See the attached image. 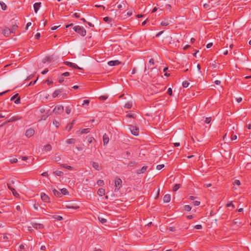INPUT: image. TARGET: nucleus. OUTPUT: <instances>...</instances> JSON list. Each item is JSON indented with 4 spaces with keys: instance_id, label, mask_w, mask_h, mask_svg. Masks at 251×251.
I'll list each match as a JSON object with an SVG mask.
<instances>
[{
    "instance_id": "obj_1",
    "label": "nucleus",
    "mask_w": 251,
    "mask_h": 251,
    "mask_svg": "<svg viewBox=\"0 0 251 251\" xmlns=\"http://www.w3.org/2000/svg\"><path fill=\"white\" fill-rule=\"evenodd\" d=\"M74 30L80 36L84 37L86 35V31L83 27L76 25L74 27Z\"/></svg>"
},
{
    "instance_id": "obj_2",
    "label": "nucleus",
    "mask_w": 251,
    "mask_h": 251,
    "mask_svg": "<svg viewBox=\"0 0 251 251\" xmlns=\"http://www.w3.org/2000/svg\"><path fill=\"white\" fill-rule=\"evenodd\" d=\"M122 180L121 178L116 177L115 180V191L118 192L120 188L121 187V186L122 185Z\"/></svg>"
},
{
    "instance_id": "obj_3",
    "label": "nucleus",
    "mask_w": 251,
    "mask_h": 251,
    "mask_svg": "<svg viewBox=\"0 0 251 251\" xmlns=\"http://www.w3.org/2000/svg\"><path fill=\"white\" fill-rule=\"evenodd\" d=\"M64 111V107L61 105H56L53 110V112L56 114H60Z\"/></svg>"
},
{
    "instance_id": "obj_4",
    "label": "nucleus",
    "mask_w": 251,
    "mask_h": 251,
    "mask_svg": "<svg viewBox=\"0 0 251 251\" xmlns=\"http://www.w3.org/2000/svg\"><path fill=\"white\" fill-rule=\"evenodd\" d=\"M129 129L132 133V134L137 136L139 135V129L136 126H129Z\"/></svg>"
},
{
    "instance_id": "obj_5",
    "label": "nucleus",
    "mask_w": 251,
    "mask_h": 251,
    "mask_svg": "<svg viewBox=\"0 0 251 251\" xmlns=\"http://www.w3.org/2000/svg\"><path fill=\"white\" fill-rule=\"evenodd\" d=\"M21 119H22V117H21V116H20L19 115L14 116L11 117L9 120H8L6 122H5L1 126L6 124L8 123L13 122H15L16 121L20 120Z\"/></svg>"
},
{
    "instance_id": "obj_6",
    "label": "nucleus",
    "mask_w": 251,
    "mask_h": 251,
    "mask_svg": "<svg viewBox=\"0 0 251 251\" xmlns=\"http://www.w3.org/2000/svg\"><path fill=\"white\" fill-rule=\"evenodd\" d=\"M41 198L42 200L45 202H50V199L49 197L44 193H41Z\"/></svg>"
},
{
    "instance_id": "obj_7",
    "label": "nucleus",
    "mask_w": 251,
    "mask_h": 251,
    "mask_svg": "<svg viewBox=\"0 0 251 251\" xmlns=\"http://www.w3.org/2000/svg\"><path fill=\"white\" fill-rule=\"evenodd\" d=\"M34 133V130L33 128H30L26 131L25 135L27 137L29 138L33 136Z\"/></svg>"
},
{
    "instance_id": "obj_8",
    "label": "nucleus",
    "mask_w": 251,
    "mask_h": 251,
    "mask_svg": "<svg viewBox=\"0 0 251 251\" xmlns=\"http://www.w3.org/2000/svg\"><path fill=\"white\" fill-rule=\"evenodd\" d=\"M65 64L67 66H68L69 67H70L71 68H73L74 69H81V68L79 67L76 64H75V63H72V62H69V61L65 62Z\"/></svg>"
},
{
    "instance_id": "obj_9",
    "label": "nucleus",
    "mask_w": 251,
    "mask_h": 251,
    "mask_svg": "<svg viewBox=\"0 0 251 251\" xmlns=\"http://www.w3.org/2000/svg\"><path fill=\"white\" fill-rule=\"evenodd\" d=\"M2 34L5 37H8L11 34V32L10 30V28L7 27H5L2 31Z\"/></svg>"
},
{
    "instance_id": "obj_10",
    "label": "nucleus",
    "mask_w": 251,
    "mask_h": 251,
    "mask_svg": "<svg viewBox=\"0 0 251 251\" xmlns=\"http://www.w3.org/2000/svg\"><path fill=\"white\" fill-rule=\"evenodd\" d=\"M91 165L96 170L99 171L101 169V167L97 162L92 161L91 162Z\"/></svg>"
},
{
    "instance_id": "obj_11",
    "label": "nucleus",
    "mask_w": 251,
    "mask_h": 251,
    "mask_svg": "<svg viewBox=\"0 0 251 251\" xmlns=\"http://www.w3.org/2000/svg\"><path fill=\"white\" fill-rule=\"evenodd\" d=\"M32 227L35 229H42L44 227V225L41 224L32 223H31Z\"/></svg>"
},
{
    "instance_id": "obj_12",
    "label": "nucleus",
    "mask_w": 251,
    "mask_h": 251,
    "mask_svg": "<svg viewBox=\"0 0 251 251\" xmlns=\"http://www.w3.org/2000/svg\"><path fill=\"white\" fill-rule=\"evenodd\" d=\"M121 64V62H120V61H119L118 60H114V61H110L108 62V64L111 66H114L118 65Z\"/></svg>"
},
{
    "instance_id": "obj_13",
    "label": "nucleus",
    "mask_w": 251,
    "mask_h": 251,
    "mask_svg": "<svg viewBox=\"0 0 251 251\" xmlns=\"http://www.w3.org/2000/svg\"><path fill=\"white\" fill-rule=\"evenodd\" d=\"M102 138H103V145L105 146L107 144V143L109 142V136L106 133H105L103 135Z\"/></svg>"
},
{
    "instance_id": "obj_14",
    "label": "nucleus",
    "mask_w": 251,
    "mask_h": 251,
    "mask_svg": "<svg viewBox=\"0 0 251 251\" xmlns=\"http://www.w3.org/2000/svg\"><path fill=\"white\" fill-rule=\"evenodd\" d=\"M63 89H59L57 90H56L52 94V97L53 98H56L61 92H62Z\"/></svg>"
},
{
    "instance_id": "obj_15",
    "label": "nucleus",
    "mask_w": 251,
    "mask_h": 251,
    "mask_svg": "<svg viewBox=\"0 0 251 251\" xmlns=\"http://www.w3.org/2000/svg\"><path fill=\"white\" fill-rule=\"evenodd\" d=\"M171 201V196L169 194L165 195L163 197V201L164 202H169Z\"/></svg>"
},
{
    "instance_id": "obj_16",
    "label": "nucleus",
    "mask_w": 251,
    "mask_h": 251,
    "mask_svg": "<svg viewBox=\"0 0 251 251\" xmlns=\"http://www.w3.org/2000/svg\"><path fill=\"white\" fill-rule=\"evenodd\" d=\"M40 6H41L40 2H36L34 4V5H33L34 9L36 13H37V11H38L40 7Z\"/></svg>"
},
{
    "instance_id": "obj_17",
    "label": "nucleus",
    "mask_w": 251,
    "mask_h": 251,
    "mask_svg": "<svg viewBox=\"0 0 251 251\" xmlns=\"http://www.w3.org/2000/svg\"><path fill=\"white\" fill-rule=\"evenodd\" d=\"M52 192H53V194L57 197H59V198H60L62 196L61 195V192H59L58 191H57L56 189H53L52 190Z\"/></svg>"
},
{
    "instance_id": "obj_18",
    "label": "nucleus",
    "mask_w": 251,
    "mask_h": 251,
    "mask_svg": "<svg viewBox=\"0 0 251 251\" xmlns=\"http://www.w3.org/2000/svg\"><path fill=\"white\" fill-rule=\"evenodd\" d=\"M147 168H148L147 166H143V167H142V168H141V170H137V173L138 174H140L141 173H142V174L145 173L146 172Z\"/></svg>"
},
{
    "instance_id": "obj_19",
    "label": "nucleus",
    "mask_w": 251,
    "mask_h": 251,
    "mask_svg": "<svg viewBox=\"0 0 251 251\" xmlns=\"http://www.w3.org/2000/svg\"><path fill=\"white\" fill-rule=\"evenodd\" d=\"M98 194L100 196H102L105 195V190L103 188H99L97 192Z\"/></svg>"
},
{
    "instance_id": "obj_20",
    "label": "nucleus",
    "mask_w": 251,
    "mask_h": 251,
    "mask_svg": "<svg viewBox=\"0 0 251 251\" xmlns=\"http://www.w3.org/2000/svg\"><path fill=\"white\" fill-rule=\"evenodd\" d=\"M52 149L51 145L49 144H47L44 147V150L46 151H50Z\"/></svg>"
},
{
    "instance_id": "obj_21",
    "label": "nucleus",
    "mask_w": 251,
    "mask_h": 251,
    "mask_svg": "<svg viewBox=\"0 0 251 251\" xmlns=\"http://www.w3.org/2000/svg\"><path fill=\"white\" fill-rule=\"evenodd\" d=\"M60 166L65 168V169H67L69 170H72L73 169V167H72L71 166L67 165L66 164H60Z\"/></svg>"
},
{
    "instance_id": "obj_22",
    "label": "nucleus",
    "mask_w": 251,
    "mask_h": 251,
    "mask_svg": "<svg viewBox=\"0 0 251 251\" xmlns=\"http://www.w3.org/2000/svg\"><path fill=\"white\" fill-rule=\"evenodd\" d=\"M50 115H51V113L48 114V112H47L46 114H44L41 116L40 121L46 120L47 118Z\"/></svg>"
},
{
    "instance_id": "obj_23",
    "label": "nucleus",
    "mask_w": 251,
    "mask_h": 251,
    "mask_svg": "<svg viewBox=\"0 0 251 251\" xmlns=\"http://www.w3.org/2000/svg\"><path fill=\"white\" fill-rule=\"evenodd\" d=\"M66 207L67 208L74 209H76L79 208V207L78 206H74V205H72L71 204H69L66 205Z\"/></svg>"
},
{
    "instance_id": "obj_24",
    "label": "nucleus",
    "mask_w": 251,
    "mask_h": 251,
    "mask_svg": "<svg viewBox=\"0 0 251 251\" xmlns=\"http://www.w3.org/2000/svg\"><path fill=\"white\" fill-rule=\"evenodd\" d=\"M60 192L61 193L62 196L63 195H66L69 194V192L68 190L66 188H63L60 190Z\"/></svg>"
},
{
    "instance_id": "obj_25",
    "label": "nucleus",
    "mask_w": 251,
    "mask_h": 251,
    "mask_svg": "<svg viewBox=\"0 0 251 251\" xmlns=\"http://www.w3.org/2000/svg\"><path fill=\"white\" fill-rule=\"evenodd\" d=\"M15 183V180L13 178H10L8 180L7 185H13Z\"/></svg>"
},
{
    "instance_id": "obj_26",
    "label": "nucleus",
    "mask_w": 251,
    "mask_h": 251,
    "mask_svg": "<svg viewBox=\"0 0 251 251\" xmlns=\"http://www.w3.org/2000/svg\"><path fill=\"white\" fill-rule=\"evenodd\" d=\"M132 103L131 102H127L124 106L125 108L126 109H130L132 107Z\"/></svg>"
},
{
    "instance_id": "obj_27",
    "label": "nucleus",
    "mask_w": 251,
    "mask_h": 251,
    "mask_svg": "<svg viewBox=\"0 0 251 251\" xmlns=\"http://www.w3.org/2000/svg\"><path fill=\"white\" fill-rule=\"evenodd\" d=\"M18 27L17 25H13L11 28L10 29V32L11 33H15V30Z\"/></svg>"
},
{
    "instance_id": "obj_28",
    "label": "nucleus",
    "mask_w": 251,
    "mask_h": 251,
    "mask_svg": "<svg viewBox=\"0 0 251 251\" xmlns=\"http://www.w3.org/2000/svg\"><path fill=\"white\" fill-rule=\"evenodd\" d=\"M75 139L74 138L69 139L67 140V141H66V143L69 144H74L75 143Z\"/></svg>"
},
{
    "instance_id": "obj_29",
    "label": "nucleus",
    "mask_w": 251,
    "mask_h": 251,
    "mask_svg": "<svg viewBox=\"0 0 251 251\" xmlns=\"http://www.w3.org/2000/svg\"><path fill=\"white\" fill-rule=\"evenodd\" d=\"M137 164V162L136 161H130L128 164V167H133Z\"/></svg>"
},
{
    "instance_id": "obj_30",
    "label": "nucleus",
    "mask_w": 251,
    "mask_h": 251,
    "mask_svg": "<svg viewBox=\"0 0 251 251\" xmlns=\"http://www.w3.org/2000/svg\"><path fill=\"white\" fill-rule=\"evenodd\" d=\"M191 208V207L189 205H185L183 207V210L186 211H190Z\"/></svg>"
},
{
    "instance_id": "obj_31",
    "label": "nucleus",
    "mask_w": 251,
    "mask_h": 251,
    "mask_svg": "<svg viewBox=\"0 0 251 251\" xmlns=\"http://www.w3.org/2000/svg\"><path fill=\"white\" fill-rule=\"evenodd\" d=\"M87 139L89 144H91L94 140H95L94 138L92 136H87Z\"/></svg>"
},
{
    "instance_id": "obj_32",
    "label": "nucleus",
    "mask_w": 251,
    "mask_h": 251,
    "mask_svg": "<svg viewBox=\"0 0 251 251\" xmlns=\"http://www.w3.org/2000/svg\"><path fill=\"white\" fill-rule=\"evenodd\" d=\"M53 174L58 176H61L63 175V173L60 171H55L53 172Z\"/></svg>"
},
{
    "instance_id": "obj_33",
    "label": "nucleus",
    "mask_w": 251,
    "mask_h": 251,
    "mask_svg": "<svg viewBox=\"0 0 251 251\" xmlns=\"http://www.w3.org/2000/svg\"><path fill=\"white\" fill-rule=\"evenodd\" d=\"M90 132V128H84L81 130V133L84 134V133H87Z\"/></svg>"
},
{
    "instance_id": "obj_34",
    "label": "nucleus",
    "mask_w": 251,
    "mask_h": 251,
    "mask_svg": "<svg viewBox=\"0 0 251 251\" xmlns=\"http://www.w3.org/2000/svg\"><path fill=\"white\" fill-rule=\"evenodd\" d=\"M0 4L1 5V9L2 10H5L7 9L6 5L3 2H0Z\"/></svg>"
},
{
    "instance_id": "obj_35",
    "label": "nucleus",
    "mask_w": 251,
    "mask_h": 251,
    "mask_svg": "<svg viewBox=\"0 0 251 251\" xmlns=\"http://www.w3.org/2000/svg\"><path fill=\"white\" fill-rule=\"evenodd\" d=\"M99 220L102 224H104L107 222L106 219L101 217H99Z\"/></svg>"
},
{
    "instance_id": "obj_36",
    "label": "nucleus",
    "mask_w": 251,
    "mask_h": 251,
    "mask_svg": "<svg viewBox=\"0 0 251 251\" xmlns=\"http://www.w3.org/2000/svg\"><path fill=\"white\" fill-rule=\"evenodd\" d=\"M179 187H180V184H176L173 188V191H174V192L176 191L179 188Z\"/></svg>"
},
{
    "instance_id": "obj_37",
    "label": "nucleus",
    "mask_w": 251,
    "mask_h": 251,
    "mask_svg": "<svg viewBox=\"0 0 251 251\" xmlns=\"http://www.w3.org/2000/svg\"><path fill=\"white\" fill-rule=\"evenodd\" d=\"M12 189L13 190L11 191L12 192L13 195L16 197L19 196V194L17 192L16 190L14 188H12Z\"/></svg>"
},
{
    "instance_id": "obj_38",
    "label": "nucleus",
    "mask_w": 251,
    "mask_h": 251,
    "mask_svg": "<svg viewBox=\"0 0 251 251\" xmlns=\"http://www.w3.org/2000/svg\"><path fill=\"white\" fill-rule=\"evenodd\" d=\"M103 20L107 23H109L111 22V19L108 17L103 18Z\"/></svg>"
},
{
    "instance_id": "obj_39",
    "label": "nucleus",
    "mask_w": 251,
    "mask_h": 251,
    "mask_svg": "<svg viewBox=\"0 0 251 251\" xmlns=\"http://www.w3.org/2000/svg\"><path fill=\"white\" fill-rule=\"evenodd\" d=\"M53 124L56 127H58L60 126L59 123L56 120H53Z\"/></svg>"
},
{
    "instance_id": "obj_40",
    "label": "nucleus",
    "mask_w": 251,
    "mask_h": 251,
    "mask_svg": "<svg viewBox=\"0 0 251 251\" xmlns=\"http://www.w3.org/2000/svg\"><path fill=\"white\" fill-rule=\"evenodd\" d=\"M53 218H54L55 219H56V220H58V221H61V220H62L63 219L62 217H61V216H59V215H54V216H53Z\"/></svg>"
},
{
    "instance_id": "obj_41",
    "label": "nucleus",
    "mask_w": 251,
    "mask_h": 251,
    "mask_svg": "<svg viewBox=\"0 0 251 251\" xmlns=\"http://www.w3.org/2000/svg\"><path fill=\"white\" fill-rule=\"evenodd\" d=\"M189 83L187 81H185L182 83V86L184 88H187L189 86Z\"/></svg>"
},
{
    "instance_id": "obj_42",
    "label": "nucleus",
    "mask_w": 251,
    "mask_h": 251,
    "mask_svg": "<svg viewBox=\"0 0 251 251\" xmlns=\"http://www.w3.org/2000/svg\"><path fill=\"white\" fill-rule=\"evenodd\" d=\"M212 118L211 117H207L206 118L204 121V123L205 124H209L210 123L211 121Z\"/></svg>"
},
{
    "instance_id": "obj_43",
    "label": "nucleus",
    "mask_w": 251,
    "mask_h": 251,
    "mask_svg": "<svg viewBox=\"0 0 251 251\" xmlns=\"http://www.w3.org/2000/svg\"><path fill=\"white\" fill-rule=\"evenodd\" d=\"M97 184L99 185V186H101V185H103V184H104V182L102 180H100V179H99L97 181Z\"/></svg>"
},
{
    "instance_id": "obj_44",
    "label": "nucleus",
    "mask_w": 251,
    "mask_h": 251,
    "mask_svg": "<svg viewBox=\"0 0 251 251\" xmlns=\"http://www.w3.org/2000/svg\"><path fill=\"white\" fill-rule=\"evenodd\" d=\"M226 206L227 207H229L230 206H231L232 209H234L235 208L234 205L232 204V201L230 202L229 203H228L226 204Z\"/></svg>"
},
{
    "instance_id": "obj_45",
    "label": "nucleus",
    "mask_w": 251,
    "mask_h": 251,
    "mask_svg": "<svg viewBox=\"0 0 251 251\" xmlns=\"http://www.w3.org/2000/svg\"><path fill=\"white\" fill-rule=\"evenodd\" d=\"M71 108L69 107H66L65 109V112L67 114H69L71 113Z\"/></svg>"
},
{
    "instance_id": "obj_46",
    "label": "nucleus",
    "mask_w": 251,
    "mask_h": 251,
    "mask_svg": "<svg viewBox=\"0 0 251 251\" xmlns=\"http://www.w3.org/2000/svg\"><path fill=\"white\" fill-rule=\"evenodd\" d=\"M233 185L239 186L241 184L240 181L239 180H235L233 182Z\"/></svg>"
},
{
    "instance_id": "obj_47",
    "label": "nucleus",
    "mask_w": 251,
    "mask_h": 251,
    "mask_svg": "<svg viewBox=\"0 0 251 251\" xmlns=\"http://www.w3.org/2000/svg\"><path fill=\"white\" fill-rule=\"evenodd\" d=\"M90 103V100H83V102L82 103V105H88Z\"/></svg>"
},
{
    "instance_id": "obj_48",
    "label": "nucleus",
    "mask_w": 251,
    "mask_h": 251,
    "mask_svg": "<svg viewBox=\"0 0 251 251\" xmlns=\"http://www.w3.org/2000/svg\"><path fill=\"white\" fill-rule=\"evenodd\" d=\"M61 160V157L59 156H55L54 158V160L55 162H58Z\"/></svg>"
},
{
    "instance_id": "obj_49",
    "label": "nucleus",
    "mask_w": 251,
    "mask_h": 251,
    "mask_svg": "<svg viewBox=\"0 0 251 251\" xmlns=\"http://www.w3.org/2000/svg\"><path fill=\"white\" fill-rule=\"evenodd\" d=\"M167 93L170 96H172V94H173V91H172V89L171 88H169L168 89V91H167Z\"/></svg>"
},
{
    "instance_id": "obj_50",
    "label": "nucleus",
    "mask_w": 251,
    "mask_h": 251,
    "mask_svg": "<svg viewBox=\"0 0 251 251\" xmlns=\"http://www.w3.org/2000/svg\"><path fill=\"white\" fill-rule=\"evenodd\" d=\"M64 81V79L63 76H60L58 78V81L60 83H62Z\"/></svg>"
},
{
    "instance_id": "obj_51",
    "label": "nucleus",
    "mask_w": 251,
    "mask_h": 251,
    "mask_svg": "<svg viewBox=\"0 0 251 251\" xmlns=\"http://www.w3.org/2000/svg\"><path fill=\"white\" fill-rule=\"evenodd\" d=\"M21 99L20 97H18L14 101L15 103L16 104H19L20 103Z\"/></svg>"
},
{
    "instance_id": "obj_52",
    "label": "nucleus",
    "mask_w": 251,
    "mask_h": 251,
    "mask_svg": "<svg viewBox=\"0 0 251 251\" xmlns=\"http://www.w3.org/2000/svg\"><path fill=\"white\" fill-rule=\"evenodd\" d=\"M49 57L48 56H47L46 57H45L43 60H42V62L43 63H45L46 62H48L49 61Z\"/></svg>"
},
{
    "instance_id": "obj_53",
    "label": "nucleus",
    "mask_w": 251,
    "mask_h": 251,
    "mask_svg": "<svg viewBox=\"0 0 251 251\" xmlns=\"http://www.w3.org/2000/svg\"><path fill=\"white\" fill-rule=\"evenodd\" d=\"M18 95H19V94L18 93L15 94V95H14L13 97H11L10 100L12 101V100H15L16 98H18Z\"/></svg>"
},
{
    "instance_id": "obj_54",
    "label": "nucleus",
    "mask_w": 251,
    "mask_h": 251,
    "mask_svg": "<svg viewBox=\"0 0 251 251\" xmlns=\"http://www.w3.org/2000/svg\"><path fill=\"white\" fill-rule=\"evenodd\" d=\"M202 226L201 225H197L194 226V228L197 229H201L202 228Z\"/></svg>"
},
{
    "instance_id": "obj_55",
    "label": "nucleus",
    "mask_w": 251,
    "mask_h": 251,
    "mask_svg": "<svg viewBox=\"0 0 251 251\" xmlns=\"http://www.w3.org/2000/svg\"><path fill=\"white\" fill-rule=\"evenodd\" d=\"M161 25L162 26H167L168 25H169V23L167 22H162L161 23Z\"/></svg>"
},
{
    "instance_id": "obj_56",
    "label": "nucleus",
    "mask_w": 251,
    "mask_h": 251,
    "mask_svg": "<svg viewBox=\"0 0 251 251\" xmlns=\"http://www.w3.org/2000/svg\"><path fill=\"white\" fill-rule=\"evenodd\" d=\"M164 167V165L163 164L162 165H158L156 166V169L157 170H161Z\"/></svg>"
},
{
    "instance_id": "obj_57",
    "label": "nucleus",
    "mask_w": 251,
    "mask_h": 251,
    "mask_svg": "<svg viewBox=\"0 0 251 251\" xmlns=\"http://www.w3.org/2000/svg\"><path fill=\"white\" fill-rule=\"evenodd\" d=\"M18 161V159L17 158H13L10 160L11 163H16Z\"/></svg>"
},
{
    "instance_id": "obj_58",
    "label": "nucleus",
    "mask_w": 251,
    "mask_h": 251,
    "mask_svg": "<svg viewBox=\"0 0 251 251\" xmlns=\"http://www.w3.org/2000/svg\"><path fill=\"white\" fill-rule=\"evenodd\" d=\"M40 37V33H37L35 35V38L37 40H39Z\"/></svg>"
},
{
    "instance_id": "obj_59",
    "label": "nucleus",
    "mask_w": 251,
    "mask_h": 251,
    "mask_svg": "<svg viewBox=\"0 0 251 251\" xmlns=\"http://www.w3.org/2000/svg\"><path fill=\"white\" fill-rule=\"evenodd\" d=\"M108 97L105 96H101L100 97V99L101 100H106Z\"/></svg>"
},
{
    "instance_id": "obj_60",
    "label": "nucleus",
    "mask_w": 251,
    "mask_h": 251,
    "mask_svg": "<svg viewBox=\"0 0 251 251\" xmlns=\"http://www.w3.org/2000/svg\"><path fill=\"white\" fill-rule=\"evenodd\" d=\"M193 203L195 206H198L200 204V201H195L193 202Z\"/></svg>"
},
{
    "instance_id": "obj_61",
    "label": "nucleus",
    "mask_w": 251,
    "mask_h": 251,
    "mask_svg": "<svg viewBox=\"0 0 251 251\" xmlns=\"http://www.w3.org/2000/svg\"><path fill=\"white\" fill-rule=\"evenodd\" d=\"M70 75V73L69 72H65L62 74V76H68Z\"/></svg>"
},
{
    "instance_id": "obj_62",
    "label": "nucleus",
    "mask_w": 251,
    "mask_h": 251,
    "mask_svg": "<svg viewBox=\"0 0 251 251\" xmlns=\"http://www.w3.org/2000/svg\"><path fill=\"white\" fill-rule=\"evenodd\" d=\"M163 32H164L163 31H161L158 32V33H157L156 34L155 37L156 38L159 37L163 33Z\"/></svg>"
},
{
    "instance_id": "obj_63",
    "label": "nucleus",
    "mask_w": 251,
    "mask_h": 251,
    "mask_svg": "<svg viewBox=\"0 0 251 251\" xmlns=\"http://www.w3.org/2000/svg\"><path fill=\"white\" fill-rule=\"evenodd\" d=\"M237 139V136L236 135L232 134L231 136V139L232 140H235Z\"/></svg>"
},
{
    "instance_id": "obj_64",
    "label": "nucleus",
    "mask_w": 251,
    "mask_h": 251,
    "mask_svg": "<svg viewBox=\"0 0 251 251\" xmlns=\"http://www.w3.org/2000/svg\"><path fill=\"white\" fill-rule=\"evenodd\" d=\"M74 15V16L76 18H78L80 17V14L78 13H75Z\"/></svg>"
}]
</instances>
